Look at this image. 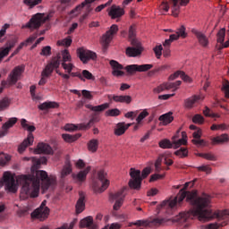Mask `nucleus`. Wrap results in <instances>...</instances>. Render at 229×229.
Returning a JSON list of instances; mask_svg holds the SVG:
<instances>
[{
  "mask_svg": "<svg viewBox=\"0 0 229 229\" xmlns=\"http://www.w3.org/2000/svg\"><path fill=\"white\" fill-rule=\"evenodd\" d=\"M194 182H185L184 187L179 191L178 195L172 200H164L159 208H174L178 203H182L183 199L186 198V201L193 206L192 209L189 211L180 213L179 217L182 223L188 221V219H194L198 217L199 221H210L216 217L220 223H213L204 226V229H219L221 226H226L229 219V210L219 211L214 213L210 209L211 197L207 194H203L201 197L196 198V192L185 191L189 187H193Z\"/></svg>",
  "mask_w": 229,
  "mask_h": 229,
  "instance_id": "obj_1",
  "label": "nucleus"
},
{
  "mask_svg": "<svg viewBox=\"0 0 229 229\" xmlns=\"http://www.w3.org/2000/svg\"><path fill=\"white\" fill-rule=\"evenodd\" d=\"M40 182L43 192H46L48 189L53 191L55 185H56V178L49 177L47 172L44 170H38L35 175H19L15 181L12 174L5 172L3 179L0 180V187L5 185V191L17 192V183H20V185H22L21 196H24V198H38Z\"/></svg>",
  "mask_w": 229,
  "mask_h": 229,
  "instance_id": "obj_2",
  "label": "nucleus"
},
{
  "mask_svg": "<svg viewBox=\"0 0 229 229\" xmlns=\"http://www.w3.org/2000/svg\"><path fill=\"white\" fill-rule=\"evenodd\" d=\"M135 25H131L129 29V40L132 47H128L125 50V54L131 58L140 56L143 51L140 42L135 38Z\"/></svg>",
  "mask_w": 229,
  "mask_h": 229,
  "instance_id": "obj_3",
  "label": "nucleus"
},
{
  "mask_svg": "<svg viewBox=\"0 0 229 229\" xmlns=\"http://www.w3.org/2000/svg\"><path fill=\"white\" fill-rule=\"evenodd\" d=\"M21 124L22 128H24V130H28V131H30V133L28 134V137L18 147V152L24 153V151H26V148L33 144V140H35V137L31 132L35 131L37 128L34 125L28 124L27 119H21Z\"/></svg>",
  "mask_w": 229,
  "mask_h": 229,
  "instance_id": "obj_4",
  "label": "nucleus"
},
{
  "mask_svg": "<svg viewBox=\"0 0 229 229\" xmlns=\"http://www.w3.org/2000/svg\"><path fill=\"white\" fill-rule=\"evenodd\" d=\"M26 69V66L24 65H18L15 66L12 72L9 73L6 81H2L1 85L2 88L6 87L7 85L9 87H12V85H15L17 81L21 80V76H22V73L24 72Z\"/></svg>",
  "mask_w": 229,
  "mask_h": 229,
  "instance_id": "obj_5",
  "label": "nucleus"
},
{
  "mask_svg": "<svg viewBox=\"0 0 229 229\" xmlns=\"http://www.w3.org/2000/svg\"><path fill=\"white\" fill-rule=\"evenodd\" d=\"M110 185V181L106 178V173L105 170H100L98 173V179L93 180V189L95 192H105Z\"/></svg>",
  "mask_w": 229,
  "mask_h": 229,
  "instance_id": "obj_6",
  "label": "nucleus"
},
{
  "mask_svg": "<svg viewBox=\"0 0 229 229\" xmlns=\"http://www.w3.org/2000/svg\"><path fill=\"white\" fill-rule=\"evenodd\" d=\"M50 16L47 15L44 17V14L38 13L37 14L33 15L31 19L23 26V28H28L29 30H38L46 21H49Z\"/></svg>",
  "mask_w": 229,
  "mask_h": 229,
  "instance_id": "obj_7",
  "label": "nucleus"
},
{
  "mask_svg": "<svg viewBox=\"0 0 229 229\" xmlns=\"http://www.w3.org/2000/svg\"><path fill=\"white\" fill-rule=\"evenodd\" d=\"M124 191H126L125 188L114 192V193H110L109 194V201L114 203L115 201L113 208L114 210H119L121 207H123V203H124Z\"/></svg>",
  "mask_w": 229,
  "mask_h": 229,
  "instance_id": "obj_8",
  "label": "nucleus"
},
{
  "mask_svg": "<svg viewBox=\"0 0 229 229\" xmlns=\"http://www.w3.org/2000/svg\"><path fill=\"white\" fill-rule=\"evenodd\" d=\"M130 176L131 179L129 181V187L131 189H135L136 191H139L142 183L140 170H135V168H131Z\"/></svg>",
  "mask_w": 229,
  "mask_h": 229,
  "instance_id": "obj_9",
  "label": "nucleus"
},
{
  "mask_svg": "<svg viewBox=\"0 0 229 229\" xmlns=\"http://www.w3.org/2000/svg\"><path fill=\"white\" fill-rule=\"evenodd\" d=\"M46 203L47 202L44 200L40 207L31 213V217L34 219H39V221L47 219V216H49V208L46 206Z\"/></svg>",
  "mask_w": 229,
  "mask_h": 229,
  "instance_id": "obj_10",
  "label": "nucleus"
},
{
  "mask_svg": "<svg viewBox=\"0 0 229 229\" xmlns=\"http://www.w3.org/2000/svg\"><path fill=\"white\" fill-rule=\"evenodd\" d=\"M94 1H96V0H85L81 4L77 5L73 10H72L71 14L75 13V15H78L80 13V12H81V10H83V8H85V6H88V13L83 14L80 19V21L83 22V21H85V19H87V17H89V13H90V12L92 11V9H90V4H92V3H94Z\"/></svg>",
  "mask_w": 229,
  "mask_h": 229,
  "instance_id": "obj_11",
  "label": "nucleus"
},
{
  "mask_svg": "<svg viewBox=\"0 0 229 229\" xmlns=\"http://www.w3.org/2000/svg\"><path fill=\"white\" fill-rule=\"evenodd\" d=\"M77 55L84 64H89V60H96L98 58L96 53L83 47L77 49Z\"/></svg>",
  "mask_w": 229,
  "mask_h": 229,
  "instance_id": "obj_12",
  "label": "nucleus"
},
{
  "mask_svg": "<svg viewBox=\"0 0 229 229\" xmlns=\"http://www.w3.org/2000/svg\"><path fill=\"white\" fill-rule=\"evenodd\" d=\"M119 31V27L116 24H113L110 27V30H107L102 37V44L104 47H108L110 42L114 38V35H115Z\"/></svg>",
  "mask_w": 229,
  "mask_h": 229,
  "instance_id": "obj_13",
  "label": "nucleus"
},
{
  "mask_svg": "<svg viewBox=\"0 0 229 229\" xmlns=\"http://www.w3.org/2000/svg\"><path fill=\"white\" fill-rule=\"evenodd\" d=\"M150 69H153V64H130L125 67L129 74H133V72H146Z\"/></svg>",
  "mask_w": 229,
  "mask_h": 229,
  "instance_id": "obj_14",
  "label": "nucleus"
},
{
  "mask_svg": "<svg viewBox=\"0 0 229 229\" xmlns=\"http://www.w3.org/2000/svg\"><path fill=\"white\" fill-rule=\"evenodd\" d=\"M18 119L16 117L9 118V120L2 125V129L0 131V137H4L8 135V131L10 128H13L15 124H17Z\"/></svg>",
  "mask_w": 229,
  "mask_h": 229,
  "instance_id": "obj_15",
  "label": "nucleus"
},
{
  "mask_svg": "<svg viewBox=\"0 0 229 229\" xmlns=\"http://www.w3.org/2000/svg\"><path fill=\"white\" fill-rule=\"evenodd\" d=\"M172 3V13L176 17L180 13V6H187L191 0H170Z\"/></svg>",
  "mask_w": 229,
  "mask_h": 229,
  "instance_id": "obj_16",
  "label": "nucleus"
},
{
  "mask_svg": "<svg viewBox=\"0 0 229 229\" xmlns=\"http://www.w3.org/2000/svg\"><path fill=\"white\" fill-rule=\"evenodd\" d=\"M164 218H154L151 221L148 220H137L133 223L135 226H151V225H162V223H165Z\"/></svg>",
  "mask_w": 229,
  "mask_h": 229,
  "instance_id": "obj_17",
  "label": "nucleus"
},
{
  "mask_svg": "<svg viewBox=\"0 0 229 229\" xmlns=\"http://www.w3.org/2000/svg\"><path fill=\"white\" fill-rule=\"evenodd\" d=\"M191 33L195 35L199 44L202 46V47H207V46H208V38H207V35L203 34V32L193 29L191 30Z\"/></svg>",
  "mask_w": 229,
  "mask_h": 229,
  "instance_id": "obj_18",
  "label": "nucleus"
},
{
  "mask_svg": "<svg viewBox=\"0 0 229 229\" xmlns=\"http://www.w3.org/2000/svg\"><path fill=\"white\" fill-rule=\"evenodd\" d=\"M15 44H17L16 38L8 40L5 44L6 47L1 48V50H0V58L4 59V56H8V55L10 54V51H12L13 47H15Z\"/></svg>",
  "mask_w": 229,
  "mask_h": 229,
  "instance_id": "obj_19",
  "label": "nucleus"
},
{
  "mask_svg": "<svg viewBox=\"0 0 229 229\" xmlns=\"http://www.w3.org/2000/svg\"><path fill=\"white\" fill-rule=\"evenodd\" d=\"M90 173V166H87L84 170L78 174H72V176L75 182L81 183L87 180V175Z\"/></svg>",
  "mask_w": 229,
  "mask_h": 229,
  "instance_id": "obj_20",
  "label": "nucleus"
},
{
  "mask_svg": "<svg viewBox=\"0 0 229 229\" xmlns=\"http://www.w3.org/2000/svg\"><path fill=\"white\" fill-rule=\"evenodd\" d=\"M109 64L113 69V76H124V72H123V64H119V62L115 60H111Z\"/></svg>",
  "mask_w": 229,
  "mask_h": 229,
  "instance_id": "obj_21",
  "label": "nucleus"
},
{
  "mask_svg": "<svg viewBox=\"0 0 229 229\" xmlns=\"http://www.w3.org/2000/svg\"><path fill=\"white\" fill-rule=\"evenodd\" d=\"M34 153L36 155H40V153H44V155H51V153H53V148L47 143H38Z\"/></svg>",
  "mask_w": 229,
  "mask_h": 229,
  "instance_id": "obj_22",
  "label": "nucleus"
},
{
  "mask_svg": "<svg viewBox=\"0 0 229 229\" xmlns=\"http://www.w3.org/2000/svg\"><path fill=\"white\" fill-rule=\"evenodd\" d=\"M80 227L88 229H98V225L94 223V218L92 216H87L81 220Z\"/></svg>",
  "mask_w": 229,
  "mask_h": 229,
  "instance_id": "obj_23",
  "label": "nucleus"
},
{
  "mask_svg": "<svg viewBox=\"0 0 229 229\" xmlns=\"http://www.w3.org/2000/svg\"><path fill=\"white\" fill-rule=\"evenodd\" d=\"M123 14H124V9L115 4L111 6V9L108 13V15L109 17H111V19H119L120 17H123Z\"/></svg>",
  "mask_w": 229,
  "mask_h": 229,
  "instance_id": "obj_24",
  "label": "nucleus"
},
{
  "mask_svg": "<svg viewBox=\"0 0 229 229\" xmlns=\"http://www.w3.org/2000/svg\"><path fill=\"white\" fill-rule=\"evenodd\" d=\"M131 126V123H119L116 124V128L114 129V135L117 137H121V135H124L126 132V130Z\"/></svg>",
  "mask_w": 229,
  "mask_h": 229,
  "instance_id": "obj_25",
  "label": "nucleus"
},
{
  "mask_svg": "<svg viewBox=\"0 0 229 229\" xmlns=\"http://www.w3.org/2000/svg\"><path fill=\"white\" fill-rule=\"evenodd\" d=\"M76 214H81L85 210V195L83 192H80V198L77 200L76 206Z\"/></svg>",
  "mask_w": 229,
  "mask_h": 229,
  "instance_id": "obj_26",
  "label": "nucleus"
},
{
  "mask_svg": "<svg viewBox=\"0 0 229 229\" xmlns=\"http://www.w3.org/2000/svg\"><path fill=\"white\" fill-rule=\"evenodd\" d=\"M99 121L100 118L98 117V114L95 113L92 114L91 119L88 123H81L79 125V130H89V128H90L94 123H99Z\"/></svg>",
  "mask_w": 229,
  "mask_h": 229,
  "instance_id": "obj_27",
  "label": "nucleus"
},
{
  "mask_svg": "<svg viewBox=\"0 0 229 229\" xmlns=\"http://www.w3.org/2000/svg\"><path fill=\"white\" fill-rule=\"evenodd\" d=\"M113 101L114 103H126V105H130L131 103V96L130 95H114Z\"/></svg>",
  "mask_w": 229,
  "mask_h": 229,
  "instance_id": "obj_28",
  "label": "nucleus"
},
{
  "mask_svg": "<svg viewBox=\"0 0 229 229\" xmlns=\"http://www.w3.org/2000/svg\"><path fill=\"white\" fill-rule=\"evenodd\" d=\"M199 99H201L200 96L198 95H194L189 98H186L184 100V106L185 108H192L195 105V103H198L199 101Z\"/></svg>",
  "mask_w": 229,
  "mask_h": 229,
  "instance_id": "obj_29",
  "label": "nucleus"
},
{
  "mask_svg": "<svg viewBox=\"0 0 229 229\" xmlns=\"http://www.w3.org/2000/svg\"><path fill=\"white\" fill-rule=\"evenodd\" d=\"M86 108H89L92 112H105L107 108H110V104L104 103L99 106L86 105Z\"/></svg>",
  "mask_w": 229,
  "mask_h": 229,
  "instance_id": "obj_30",
  "label": "nucleus"
},
{
  "mask_svg": "<svg viewBox=\"0 0 229 229\" xmlns=\"http://www.w3.org/2000/svg\"><path fill=\"white\" fill-rule=\"evenodd\" d=\"M173 113H167L159 116V121L163 126H167V124H171L174 121Z\"/></svg>",
  "mask_w": 229,
  "mask_h": 229,
  "instance_id": "obj_31",
  "label": "nucleus"
},
{
  "mask_svg": "<svg viewBox=\"0 0 229 229\" xmlns=\"http://www.w3.org/2000/svg\"><path fill=\"white\" fill-rule=\"evenodd\" d=\"M182 138L179 139L178 140H174L176 139V136L173 138L174 148H180V146H185V144H187V133L182 131Z\"/></svg>",
  "mask_w": 229,
  "mask_h": 229,
  "instance_id": "obj_32",
  "label": "nucleus"
},
{
  "mask_svg": "<svg viewBox=\"0 0 229 229\" xmlns=\"http://www.w3.org/2000/svg\"><path fill=\"white\" fill-rule=\"evenodd\" d=\"M72 173V165L70 161H66L62 171H61V178H65V176H69Z\"/></svg>",
  "mask_w": 229,
  "mask_h": 229,
  "instance_id": "obj_33",
  "label": "nucleus"
},
{
  "mask_svg": "<svg viewBox=\"0 0 229 229\" xmlns=\"http://www.w3.org/2000/svg\"><path fill=\"white\" fill-rule=\"evenodd\" d=\"M59 105L56 102H44L40 104L38 108L39 110H50V108H58Z\"/></svg>",
  "mask_w": 229,
  "mask_h": 229,
  "instance_id": "obj_34",
  "label": "nucleus"
},
{
  "mask_svg": "<svg viewBox=\"0 0 229 229\" xmlns=\"http://www.w3.org/2000/svg\"><path fill=\"white\" fill-rule=\"evenodd\" d=\"M80 137H81V134L77 133V134H62V139L64 140V142H76V140H78V139H80Z\"/></svg>",
  "mask_w": 229,
  "mask_h": 229,
  "instance_id": "obj_35",
  "label": "nucleus"
},
{
  "mask_svg": "<svg viewBox=\"0 0 229 229\" xmlns=\"http://www.w3.org/2000/svg\"><path fill=\"white\" fill-rule=\"evenodd\" d=\"M223 142H228V135L222 134L220 136L215 137L212 139V144H223Z\"/></svg>",
  "mask_w": 229,
  "mask_h": 229,
  "instance_id": "obj_36",
  "label": "nucleus"
},
{
  "mask_svg": "<svg viewBox=\"0 0 229 229\" xmlns=\"http://www.w3.org/2000/svg\"><path fill=\"white\" fill-rule=\"evenodd\" d=\"M99 146V141L98 140H91L88 143V149L91 151V153H96L98 151V147Z\"/></svg>",
  "mask_w": 229,
  "mask_h": 229,
  "instance_id": "obj_37",
  "label": "nucleus"
},
{
  "mask_svg": "<svg viewBox=\"0 0 229 229\" xmlns=\"http://www.w3.org/2000/svg\"><path fill=\"white\" fill-rule=\"evenodd\" d=\"M49 64L54 67V69H58V67H60V64H62V55L57 54L56 56L52 58Z\"/></svg>",
  "mask_w": 229,
  "mask_h": 229,
  "instance_id": "obj_38",
  "label": "nucleus"
},
{
  "mask_svg": "<svg viewBox=\"0 0 229 229\" xmlns=\"http://www.w3.org/2000/svg\"><path fill=\"white\" fill-rule=\"evenodd\" d=\"M225 37H226V29L222 28L216 34V42L218 44H223V42H225Z\"/></svg>",
  "mask_w": 229,
  "mask_h": 229,
  "instance_id": "obj_39",
  "label": "nucleus"
},
{
  "mask_svg": "<svg viewBox=\"0 0 229 229\" xmlns=\"http://www.w3.org/2000/svg\"><path fill=\"white\" fill-rule=\"evenodd\" d=\"M53 71H55L53 64H50V63H48L46 68L43 70L41 76H46V78H49V76L53 74Z\"/></svg>",
  "mask_w": 229,
  "mask_h": 229,
  "instance_id": "obj_40",
  "label": "nucleus"
},
{
  "mask_svg": "<svg viewBox=\"0 0 229 229\" xmlns=\"http://www.w3.org/2000/svg\"><path fill=\"white\" fill-rule=\"evenodd\" d=\"M180 85H182V81H176L175 82H166V89L167 90H171V89H173V92H176Z\"/></svg>",
  "mask_w": 229,
  "mask_h": 229,
  "instance_id": "obj_41",
  "label": "nucleus"
},
{
  "mask_svg": "<svg viewBox=\"0 0 229 229\" xmlns=\"http://www.w3.org/2000/svg\"><path fill=\"white\" fill-rule=\"evenodd\" d=\"M197 156L205 158L206 160H211V162H216V160H217V157L212 153H199Z\"/></svg>",
  "mask_w": 229,
  "mask_h": 229,
  "instance_id": "obj_42",
  "label": "nucleus"
},
{
  "mask_svg": "<svg viewBox=\"0 0 229 229\" xmlns=\"http://www.w3.org/2000/svg\"><path fill=\"white\" fill-rule=\"evenodd\" d=\"M159 148L162 149H171V148H173V143L171 140L165 139L159 141Z\"/></svg>",
  "mask_w": 229,
  "mask_h": 229,
  "instance_id": "obj_43",
  "label": "nucleus"
},
{
  "mask_svg": "<svg viewBox=\"0 0 229 229\" xmlns=\"http://www.w3.org/2000/svg\"><path fill=\"white\" fill-rule=\"evenodd\" d=\"M177 36V40L180 38H187V32H185V26L182 25L176 31L175 34H172Z\"/></svg>",
  "mask_w": 229,
  "mask_h": 229,
  "instance_id": "obj_44",
  "label": "nucleus"
},
{
  "mask_svg": "<svg viewBox=\"0 0 229 229\" xmlns=\"http://www.w3.org/2000/svg\"><path fill=\"white\" fill-rule=\"evenodd\" d=\"M42 3V0H23V4H25L26 6H29V8H35V6L40 4Z\"/></svg>",
  "mask_w": 229,
  "mask_h": 229,
  "instance_id": "obj_45",
  "label": "nucleus"
},
{
  "mask_svg": "<svg viewBox=\"0 0 229 229\" xmlns=\"http://www.w3.org/2000/svg\"><path fill=\"white\" fill-rule=\"evenodd\" d=\"M174 155H176V157H180V158H185V157L189 156V150H187L186 148L182 147L179 150L174 152Z\"/></svg>",
  "mask_w": 229,
  "mask_h": 229,
  "instance_id": "obj_46",
  "label": "nucleus"
},
{
  "mask_svg": "<svg viewBox=\"0 0 229 229\" xmlns=\"http://www.w3.org/2000/svg\"><path fill=\"white\" fill-rule=\"evenodd\" d=\"M107 117H117L121 115V110L118 108L109 109L106 112Z\"/></svg>",
  "mask_w": 229,
  "mask_h": 229,
  "instance_id": "obj_47",
  "label": "nucleus"
},
{
  "mask_svg": "<svg viewBox=\"0 0 229 229\" xmlns=\"http://www.w3.org/2000/svg\"><path fill=\"white\" fill-rule=\"evenodd\" d=\"M12 157L8 154H0V165H6Z\"/></svg>",
  "mask_w": 229,
  "mask_h": 229,
  "instance_id": "obj_48",
  "label": "nucleus"
},
{
  "mask_svg": "<svg viewBox=\"0 0 229 229\" xmlns=\"http://www.w3.org/2000/svg\"><path fill=\"white\" fill-rule=\"evenodd\" d=\"M71 44H72V39L71 38H66L57 41V46H64V47H69Z\"/></svg>",
  "mask_w": 229,
  "mask_h": 229,
  "instance_id": "obj_49",
  "label": "nucleus"
},
{
  "mask_svg": "<svg viewBox=\"0 0 229 229\" xmlns=\"http://www.w3.org/2000/svg\"><path fill=\"white\" fill-rule=\"evenodd\" d=\"M174 40H178V36L171 34L170 38L165 40L163 44L164 47H169V46H171Z\"/></svg>",
  "mask_w": 229,
  "mask_h": 229,
  "instance_id": "obj_50",
  "label": "nucleus"
},
{
  "mask_svg": "<svg viewBox=\"0 0 229 229\" xmlns=\"http://www.w3.org/2000/svg\"><path fill=\"white\" fill-rule=\"evenodd\" d=\"M62 56H63V64H66V62H71L72 57H71V54H69V50L64 49L62 51Z\"/></svg>",
  "mask_w": 229,
  "mask_h": 229,
  "instance_id": "obj_51",
  "label": "nucleus"
},
{
  "mask_svg": "<svg viewBox=\"0 0 229 229\" xmlns=\"http://www.w3.org/2000/svg\"><path fill=\"white\" fill-rule=\"evenodd\" d=\"M164 90H167V84L166 82H164L163 84H160L157 88L153 89L154 94H160L161 92H164Z\"/></svg>",
  "mask_w": 229,
  "mask_h": 229,
  "instance_id": "obj_52",
  "label": "nucleus"
},
{
  "mask_svg": "<svg viewBox=\"0 0 229 229\" xmlns=\"http://www.w3.org/2000/svg\"><path fill=\"white\" fill-rule=\"evenodd\" d=\"M148 115H149V113L148 112V110L144 109L136 118L137 123H139V124H140V123H142L143 119H146V117H148Z\"/></svg>",
  "mask_w": 229,
  "mask_h": 229,
  "instance_id": "obj_53",
  "label": "nucleus"
},
{
  "mask_svg": "<svg viewBox=\"0 0 229 229\" xmlns=\"http://www.w3.org/2000/svg\"><path fill=\"white\" fill-rule=\"evenodd\" d=\"M192 123L195 124H203L205 123V118L201 114H195L192 118Z\"/></svg>",
  "mask_w": 229,
  "mask_h": 229,
  "instance_id": "obj_54",
  "label": "nucleus"
},
{
  "mask_svg": "<svg viewBox=\"0 0 229 229\" xmlns=\"http://www.w3.org/2000/svg\"><path fill=\"white\" fill-rule=\"evenodd\" d=\"M63 69H64V71H67L68 74H71V72H72V69H74V64L69 63H62L61 64Z\"/></svg>",
  "mask_w": 229,
  "mask_h": 229,
  "instance_id": "obj_55",
  "label": "nucleus"
},
{
  "mask_svg": "<svg viewBox=\"0 0 229 229\" xmlns=\"http://www.w3.org/2000/svg\"><path fill=\"white\" fill-rule=\"evenodd\" d=\"M76 3V0H61V7L65 10L67 6H71Z\"/></svg>",
  "mask_w": 229,
  "mask_h": 229,
  "instance_id": "obj_56",
  "label": "nucleus"
},
{
  "mask_svg": "<svg viewBox=\"0 0 229 229\" xmlns=\"http://www.w3.org/2000/svg\"><path fill=\"white\" fill-rule=\"evenodd\" d=\"M222 90L224 91L225 98L229 99V81H225L223 83Z\"/></svg>",
  "mask_w": 229,
  "mask_h": 229,
  "instance_id": "obj_57",
  "label": "nucleus"
},
{
  "mask_svg": "<svg viewBox=\"0 0 229 229\" xmlns=\"http://www.w3.org/2000/svg\"><path fill=\"white\" fill-rule=\"evenodd\" d=\"M80 128V125H76L74 123H67L64 125L65 131H76Z\"/></svg>",
  "mask_w": 229,
  "mask_h": 229,
  "instance_id": "obj_58",
  "label": "nucleus"
},
{
  "mask_svg": "<svg viewBox=\"0 0 229 229\" xmlns=\"http://www.w3.org/2000/svg\"><path fill=\"white\" fill-rule=\"evenodd\" d=\"M83 80H95L94 75H92V73L90 72H89L88 70H83L82 73H81Z\"/></svg>",
  "mask_w": 229,
  "mask_h": 229,
  "instance_id": "obj_59",
  "label": "nucleus"
},
{
  "mask_svg": "<svg viewBox=\"0 0 229 229\" xmlns=\"http://www.w3.org/2000/svg\"><path fill=\"white\" fill-rule=\"evenodd\" d=\"M8 106H10V100L8 98H4L0 101V112L8 108Z\"/></svg>",
  "mask_w": 229,
  "mask_h": 229,
  "instance_id": "obj_60",
  "label": "nucleus"
},
{
  "mask_svg": "<svg viewBox=\"0 0 229 229\" xmlns=\"http://www.w3.org/2000/svg\"><path fill=\"white\" fill-rule=\"evenodd\" d=\"M38 37V32H36L32 36H30L29 38H27L24 42H21V43L25 44V46H28V44H33V42H35V39Z\"/></svg>",
  "mask_w": 229,
  "mask_h": 229,
  "instance_id": "obj_61",
  "label": "nucleus"
},
{
  "mask_svg": "<svg viewBox=\"0 0 229 229\" xmlns=\"http://www.w3.org/2000/svg\"><path fill=\"white\" fill-rule=\"evenodd\" d=\"M40 55L41 56H51V47L49 46L44 47Z\"/></svg>",
  "mask_w": 229,
  "mask_h": 229,
  "instance_id": "obj_62",
  "label": "nucleus"
},
{
  "mask_svg": "<svg viewBox=\"0 0 229 229\" xmlns=\"http://www.w3.org/2000/svg\"><path fill=\"white\" fill-rule=\"evenodd\" d=\"M163 50H164V47H162V45H158L156 47H154V53L157 58H160L162 56Z\"/></svg>",
  "mask_w": 229,
  "mask_h": 229,
  "instance_id": "obj_63",
  "label": "nucleus"
},
{
  "mask_svg": "<svg viewBox=\"0 0 229 229\" xmlns=\"http://www.w3.org/2000/svg\"><path fill=\"white\" fill-rule=\"evenodd\" d=\"M192 144H194L195 146H207V141H205V140H201L200 138L196 140V139H193L191 140Z\"/></svg>",
  "mask_w": 229,
  "mask_h": 229,
  "instance_id": "obj_64",
  "label": "nucleus"
}]
</instances>
